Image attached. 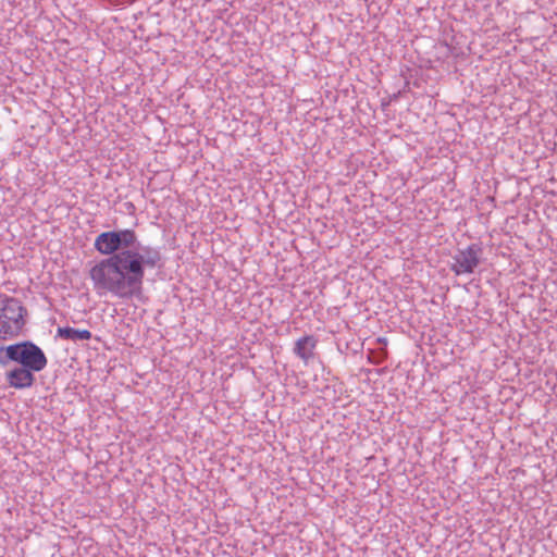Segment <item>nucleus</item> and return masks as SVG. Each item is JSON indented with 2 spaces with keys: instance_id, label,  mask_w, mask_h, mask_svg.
Returning a JSON list of instances; mask_svg holds the SVG:
<instances>
[{
  "instance_id": "obj_4",
  "label": "nucleus",
  "mask_w": 557,
  "mask_h": 557,
  "mask_svg": "<svg viewBox=\"0 0 557 557\" xmlns=\"http://www.w3.org/2000/svg\"><path fill=\"white\" fill-rule=\"evenodd\" d=\"M7 356L10 360L22 364L30 372L40 371L47 364L42 350H7Z\"/></svg>"
},
{
  "instance_id": "obj_1",
  "label": "nucleus",
  "mask_w": 557,
  "mask_h": 557,
  "mask_svg": "<svg viewBox=\"0 0 557 557\" xmlns=\"http://www.w3.org/2000/svg\"><path fill=\"white\" fill-rule=\"evenodd\" d=\"M94 247L100 255L109 256L89 272L99 296L111 294L121 299H131L139 295L145 267L154 268L161 260L160 251L141 246L135 231L129 228L100 233Z\"/></svg>"
},
{
  "instance_id": "obj_5",
  "label": "nucleus",
  "mask_w": 557,
  "mask_h": 557,
  "mask_svg": "<svg viewBox=\"0 0 557 557\" xmlns=\"http://www.w3.org/2000/svg\"><path fill=\"white\" fill-rule=\"evenodd\" d=\"M34 375L25 368H15L7 372V381L11 387L23 389L34 383Z\"/></svg>"
},
{
  "instance_id": "obj_3",
  "label": "nucleus",
  "mask_w": 557,
  "mask_h": 557,
  "mask_svg": "<svg viewBox=\"0 0 557 557\" xmlns=\"http://www.w3.org/2000/svg\"><path fill=\"white\" fill-rule=\"evenodd\" d=\"M482 255V248L478 244H471L466 249L458 250L453 257L454 263L451 264V271L456 275L473 273L474 269L480 263Z\"/></svg>"
},
{
  "instance_id": "obj_6",
  "label": "nucleus",
  "mask_w": 557,
  "mask_h": 557,
  "mask_svg": "<svg viewBox=\"0 0 557 557\" xmlns=\"http://www.w3.org/2000/svg\"><path fill=\"white\" fill-rule=\"evenodd\" d=\"M57 336L63 339H67L73 342L74 344H78L81 342L87 341L91 338V333L88 330H79L71 326L59 327L57 331Z\"/></svg>"
},
{
  "instance_id": "obj_8",
  "label": "nucleus",
  "mask_w": 557,
  "mask_h": 557,
  "mask_svg": "<svg viewBox=\"0 0 557 557\" xmlns=\"http://www.w3.org/2000/svg\"><path fill=\"white\" fill-rule=\"evenodd\" d=\"M0 348H39L34 343L25 341L21 343L11 344L8 346H0Z\"/></svg>"
},
{
  "instance_id": "obj_2",
  "label": "nucleus",
  "mask_w": 557,
  "mask_h": 557,
  "mask_svg": "<svg viewBox=\"0 0 557 557\" xmlns=\"http://www.w3.org/2000/svg\"><path fill=\"white\" fill-rule=\"evenodd\" d=\"M27 309L17 298L0 296V338L17 337L26 324Z\"/></svg>"
},
{
  "instance_id": "obj_7",
  "label": "nucleus",
  "mask_w": 557,
  "mask_h": 557,
  "mask_svg": "<svg viewBox=\"0 0 557 557\" xmlns=\"http://www.w3.org/2000/svg\"><path fill=\"white\" fill-rule=\"evenodd\" d=\"M317 345V341L313 336H304L296 341L295 348L301 349V348H314Z\"/></svg>"
},
{
  "instance_id": "obj_9",
  "label": "nucleus",
  "mask_w": 557,
  "mask_h": 557,
  "mask_svg": "<svg viewBox=\"0 0 557 557\" xmlns=\"http://www.w3.org/2000/svg\"><path fill=\"white\" fill-rule=\"evenodd\" d=\"M297 351H298L299 356H300L302 359H307V358H308V356H307L308 350H301V349H298Z\"/></svg>"
}]
</instances>
